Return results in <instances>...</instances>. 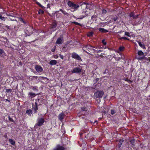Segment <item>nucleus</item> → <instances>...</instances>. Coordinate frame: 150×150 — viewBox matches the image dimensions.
<instances>
[{
	"label": "nucleus",
	"instance_id": "f257e3e1",
	"mask_svg": "<svg viewBox=\"0 0 150 150\" xmlns=\"http://www.w3.org/2000/svg\"><path fill=\"white\" fill-rule=\"evenodd\" d=\"M67 4L69 7L74 9L75 11L79 7V6L78 4H75L71 1H69L68 2Z\"/></svg>",
	"mask_w": 150,
	"mask_h": 150
},
{
	"label": "nucleus",
	"instance_id": "f03ea898",
	"mask_svg": "<svg viewBox=\"0 0 150 150\" xmlns=\"http://www.w3.org/2000/svg\"><path fill=\"white\" fill-rule=\"evenodd\" d=\"M37 123L35 124L34 127L37 128L38 126L40 127L42 126L45 122V120L44 118L41 117L38 118L37 120Z\"/></svg>",
	"mask_w": 150,
	"mask_h": 150
},
{
	"label": "nucleus",
	"instance_id": "7ed1b4c3",
	"mask_svg": "<svg viewBox=\"0 0 150 150\" xmlns=\"http://www.w3.org/2000/svg\"><path fill=\"white\" fill-rule=\"evenodd\" d=\"M104 92L103 91L98 90L94 93V96L97 98H101L104 94Z\"/></svg>",
	"mask_w": 150,
	"mask_h": 150
},
{
	"label": "nucleus",
	"instance_id": "20e7f679",
	"mask_svg": "<svg viewBox=\"0 0 150 150\" xmlns=\"http://www.w3.org/2000/svg\"><path fill=\"white\" fill-rule=\"evenodd\" d=\"M71 57L73 59H74L78 60H82L81 57L76 53L73 52L71 54Z\"/></svg>",
	"mask_w": 150,
	"mask_h": 150
},
{
	"label": "nucleus",
	"instance_id": "39448f33",
	"mask_svg": "<svg viewBox=\"0 0 150 150\" xmlns=\"http://www.w3.org/2000/svg\"><path fill=\"white\" fill-rule=\"evenodd\" d=\"M53 150H65V148L64 146L58 144Z\"/></svg>",
	"mask_w": 150,
	"mask_h": 150
},
{
	"label": "nucleus",
	"instance_id": "423d86ee",
	"mask_svg": "<svg viewBox=\"0 0 150 150\" xmlns=\"http://www.w3.org/2000/svg\"><path fill=\"white\" fill-rule=\"evenodd\" d=\"M81 71V69L79 67H75L71 71L73 73H79Z\"/></svg>",
	"mask_w": 150,
	"mask_h": 150
},
{
	"label": "nucleus",
	"instance_id": "0eeeda50",
	"mask_svg": "<svg viewBox=\"0 0 150 150\" xmlns=\"http://www.w3.org/2000/svg\"><path fill=\"white\" fill-rule=\"evenodd\" d=\"M35 69L36 71L38 73L42 72L43 70L41 66L38 65H35Z\"/></svg>",
	"mask_w": 150,
	"mask_h": 150
},
{
	"label": "nucleus",
	"instance_id": "6e6552de",
	"mask_svg": "<svg viewBox=\"0 0 150 150\" xmlns=\"http://www.w3.org/2000/svg\"><path fill=\"white\" fill-rule=\"evenodd\" d=\"M63 39V36L62 35H61L57 38L56 42V44L58 45L61 44L62 43V40Z\"/></svg>",
	"mask_w": 150,
	"mask_h": 150
},
{
	"label": "nucleus",
	"instance_id": "1a4fd4ad",
	"mask_svg": "<svg viewBox=\"0 0 150 150\" xmlns=\"http://www.w3.org/2000/svg\"><path fill=\"white\" fill-rule=\"evenodd\" d=\"M83 132V133L85 134V136L86 137H88V135L89 134L90 131L88 129H83L82 131Z\"/></svg>",
	"mask_w": 150,
	"mask_h": 150
},
{
	"label": "nucleus",
	"instance_id": "9d476101",
	"mask_svg": "<svg viewBox=\"0 0 150 150\" xmlns=\"http://www.w3.org/2000/svg\"><path fill=\"white\" fill-rule=\"evenodd\" d=\"M85 47L89 51V50H93L94 51H96V50L92 48H93V46H91L90 45H86Z\"/></svg>",
	"mask_w": 150,
	"mask_h": 150
},
{
	"label": "nucleus",
	"instance_id": "9b49d317",
	"mask_svg": "<svg viewBox=\"0 0 150 150\" xmlns=\"http://www.w3.org/2000/svg\"><path fill=\"white\" fill-rule=\"evenodd\" d=\"M64 117V113L62 112L60 114L58 115L59 120L62 121Z\"/></svg>",
	"mask_w": 150,
	"mask_h": 150
},
{
	"label": "nucleus",
	"instance_id": "f8f14e48",
	"mask_svg": "<svg viewBox=\"0 0 150 150\" xmlns=\"http://www.w3.org/2000/svg\"><path fill=\"white\" fill-rule=\"evenodd\" d=\"M33 109L34 111V113H36L37 112V110H38V104L36 102L35 103V105L34 106H33Z\"/></svg>",
	"mask_w": 150,
	"mask_h": 150
},
{
	"label": "nucleus",
	"instance_id": "ddd939ff",
	"mask_svg": "<svg viewBox=\"0 0 150 150\" xmlns=\"http://www.w3.org/2000/svg\"><path fill=\"white\" fill-rule=\"evenodd\" d=\"M57 25V23L56 22H54L51 24L50 28L54 29L56 28Z\"/></svg>",
	"mask_w": 150,
	"mask_h": 150
},
{
	"label": "nucleus",
	"instance_id": "4468645a",
	"mask_svg": "<svg viewBox=\"0 0 150 150\" xmlns=\"http://www.w3.org/2000/svg\"><path fill=\"white\" fill-rule=\"evenodd\" d=\"M100 32L102 33H106L108 32V30L103 28H99Z\"/></svg>",
	"mask_w": 150,
	"mask_h": 150
},
{
	"label": "nucleus",
	"instance_id": "2eb2a0df",
	"mask_svg": "<svg viewBox=\"0 0 150 150\" xmlns=\"http://www.w3.org/2000/svg\"><path fill=\"white\" fill-rule=\"evenodd\" d=\"M6 54L5 53L4 50L3 49L0 48V56L1 57H4L6 56Z\"/></svg>",
	"mask_w": 150,
	"mask_h": 150
},
{
	"label": "nucleus",
	"instance_id": "dca6fc26",
	"mask_svg": "<svg viewBox=\"0 0 150 150\" xmlns=\"http://www.w3.org/2000/svg\"><path fill=\"white\" fill-rule=\"evenodd\" d=\"M57 63V61L55 60H51L49 63V64L51 65H54Z\"/></svg>",
	"mask_w": 150,
	"mask_h": 150
},
{
	"label": "nucleus",
	"instance_id": "f3484780",
	"mask_svg": "<svg viewBox=\"0 0 150 150\" xmlns=\"http://www.w3.org/2000/svg\"><path fill=\"white\" fill-rule=\"evenodd\" d=\"M32 113V110L31 109L28 110L26 111V113L28 114L30 116H31Z\"/></svg>",
	"mask_w": 150,
	"mask_h": 150
},
{
	"label": "nucleus",
	"instance_id": "a211bd4d",
	"mask_svg": "<svg viewBox=\"0 0 150 150\" xmlns=\"http://www.w3.org/2000/svg\"><path fill=\"white\" fill-rule=\"evenodd\" d=\"M86 11H85V14L84 15L80 16L78 18L79 19H82L85 17L87 16L88 15V14L86 13Z\"/></svg>",
	"mask_w": 150,
	"mask_h": 150
},
{
	"label": "nucleus",
	"instance_id": "6ab92c4d",
	"mask_svg": "<svg viewBox=\"0 0 150 150\" xmlns=\"http://www.w3.org/2000/svg\"><path fill=\"white\" fill-rule=\"evenodd\" d=\"M18 20L21 22L25 24H26L27 23V22L25 21L21 17H19L18 19Z\"/></svg>",
	"mask_w": 150,
	"mask_h": 150
},
{
	"label": "nucleus",
	"instance_id": "aec40b11",
	"mask_svg": "<svg viewBox=\"0 0 150 150\" xmlns=\"http://www.w3.org/2000/svg\"><path fill=\"white\" fill-rule=\"evenodd\" d=\"M35 2L40 7L44 9L45 8V7L44 6H42L39 2H38L36 0L35 1Z\"/></svg>",
	"mask_w": 150,
	"mask_h": 150
},
{
	"label": "nucleus",
	"instance_id": "412c9836",
	"mask_svg": "<svg viewBox=\"0 0 150 150\" xmlns=\"http://www.w3.org/2000/svg\"><path fill=\"white\" fill-rule=\"evenodd\" d=\"M9 143L12 145H14L15 144V142L13 139H9Z\"/></svg>",
	"mask_w": 150,
	"mask_h": 150
},
{
	"label": "nucleus",
	"instance_id": "4be33fe9",
	"mask_svg": "<svg viewBox=\"0 0 150 150\" xmlns=\"http://www.w3.org/2000/svg\"><path fill=\"white\" fill-rule=\"evenodd\" d=\"M137 54L139 56L144 55V53L142 50H138Z\"/></svg>",
	"mask_w": 150,
	"mask_h": 150
},
{
	"label": "nucleus",
	"instance_id": "5701e85b",
	"mask_svg": "<svg viewBox=\"0 0 150 150\" xmlns=\"http://www.w3.org/2000/svg\"><path fill=\"white\" fill-rule=\"evenodd\" d=\"M131 144L133 146L135 145V140L134 139H131L129 141Z\"/></svg>",
	"mask_w": 150,
	"mask_h": 150
},
{
	"label": "nucleus",
	"instance_id": "b1692460",
	"mask_svg": "<svg viewBox=\"0 0 150 150\" xmlns=\"http://www.w3.org/2000/svg\"><path fill=\"white\" fill-rule=\"evenodd\" d=\"M138 44L142 48L144 49H146L145 46L144 44H142V43L140 42H139Z\"/></svg>",
	"mask_w": 150,
	"mask_h": 150
},
{
	"label": "nucleus",
	"instance_id": "393cba45",
	"mask_svg": "<svg viewBox=\"0 0 150 150\" xmlns=\"http://www.w3.org/2000/svg\"><path fill=\"white\" fill-rule=\"evenodd\" d=\"M60 11L62 12L64 14V15L68 16V14L67 13L66 11L64 10H63L62 9H60L59 10Z\"/></svg>",
	"mask_w": 150,
	"mask_h": 150
},
{
	"label": "nucleus",
	"instance_id": "a878e982",
	"mask_svg": "<svg viewBox=\"0 0 150 150\" xmlns=\"http://www.w3.org/2000/svg\"><path fill=\"white\" fill-rule=\"evenodd\" d=\"M85 5L86 6V8L88 9V6H90V5L89 4L87 3L86 2H84L82 4V5Z\"/></svg>",
	"mask_w": 150,
	"mask_h": 150
},
{
	"label": "nucleus",
	"instance_id": "bb28decb",
	"mask_svg": "<svg viewBox=\"0 0 150 150\" xmlns=\"http://www.w3.org/2000/svg\"><path fill=\"white\" fill-rule=\"evenodd\" d=\"M44 13V11L41 9H39L38 12V13L39 15L43 14Z\"/></svg>",
	"mask_w": 150,
	"mask_h": 150
},
{
	"label": "nucleus",
	"instance_id": "cd10ccee",
	"mask_svg": "<svg viewBox=\"0 0 150 150\" xmlns=\"http://www.w3.org/2000/svg\"><path fill=\"white\" fill-rule=\"evenodd\" d=\"M29 95L31 97H33L32 98L35 97L36 96L35 94V93L31 92L29 93Z\"/></svg>",
	"mask_w": 150,
	"mask_h": 150
},
{
	"label": "nucleus",
	"instance_id": "c85d7f7f",
	"mask_svg": "<svg viewBox=\"0 0 150 150\" xmlns=\"http://www.w3.org/2000/svg\"><path fill=\"white\" fill-rule=\"evenodd\" d=\"M116 113V110H114V109H112L111 110V112L110 113L112 115H113L114 114H115Z\"/></svg>",
	"mask_w": 150,
	"mask_h": 150
},
{
	"label": "nucleus",
	"instance_id": "c756f323",
	"mask_svg": "<svg viewBox=\"0 0 150 150\" xmlns=\"http://www.w3.org/2000/svg\"><path fill=\"white\" fill-rule=\"evenodd\" d=\"M72 23H74V24H75V25H79V26H82V24L78 23V22H75V21H74V22H73Z\"/></svg>",
	"mask_w": 150,
	"mask_h": 150
},
{
	"label": "nucleus",
	"instance_id": "7c9ffc66",
	"mask_svg": "<svg viewBox=\"0 0 150 150\" xmlns=\"http://www.w3.org/2000/svg\"><path fill=\"white\" fill-rule=\"evenodd\" d=\"M120 40L124 39L125 40H129V38H127L125 37H121L120 38Z\"/></svg>",
	"mask_w": 150,
	"mask_h": 150
},
{
	"label": "nucleus",
	"instance_id": "2f4dec72",
	"mask_svg": "<svg viewBox=\"0 0 150 150\" xmlns=\"http://www.w3.org/2000/svg\"><path fill=\"white\" fill-rule=\"evenodd\" d=\"M6 17H5L0 15V19L2 21H5L6 19Z\"/></svg>",
	"mask_w": 150,
	"mask_h": 150
},
{
	"label": "nucleus",
	"instance_id": "473e14b6",
	"mask_svg": "<svg viewBox=\"0 0 150 150\" xmlns=\"http://www.w3.org/2000/svg\"><path fill=\"white\" fill-rule=\"evenodd\" d=\"M125 48L123 46H120L119 47V50L120 52L122 51Z\"/></svg>",
	"mask_w": 150,
	"mask_h": 150
},
{
	"label": "nucleus",
	"instance_id": "72a5a7b5",
	"mask_svg": "<svg viewBox=\"0 0 150 150\" xmlns=\"http://www.w3.org/2000/svg\"><path fill=\"white\" fill-rule=\"evenodd\" d=\"M6 91L7 93H11L12 91V89H11V88L10 89H6Z\"/></svg>",
	"mask_w": 150,
	"mask_h": 150
},
{
	"label": "nucleus",
	"instance_id": "f704fd0d",
	"mask_svg": "<svg viewBox=\"0 0 150 150\" xmlns=\"http://www.w3.org/2000/svg\"><path fill=\"white\" fill-rule=\"evenodd\" d=\"M31 77L30 78L31 80H33L34 79H37L38 77L37 76H31Z\"/></svg>",
	"mask_w": 150,
	"mask_h": 150
},
{
	"label": "nucleus",
	"instance_id": "c9c22d12",
	"mask_svg": "<svg viewBox=\"0 0 150 150\" xmlns=\"http://www.w3.org/2000/svg\"><path fill=\"white\" fill-rule=\"evenodd\" d=\"M134 15V13L133 12H131L129 14V17H132L133 18Z\"/></svg>",
	"mask_w": 150,
	"mask_h": 150
},
{
	"label": "nucleus",
	"instance_id": "e433bc0d",
	"mask_svg": "<svg viewBox=\"0 0 150 150\" xmlns=\"http://www.w3.org/2000/svg\"><path fill=\"white\" fill-rule=\"evenodd\" d=\"M125 35L126 36H127L129 37H130L129 33L128 32H125Z\"/></svg>",
	"mask_w": 150,
	"mask_h": 150
},
{
	"label": "nucleus",
	"instance_id": "4c0bfd02",
	"mask_svg": "<svg viewBox=\"0 0 150 150\" xmlns=\"http://www.w3.org/2000/svg\"><path fill=\"white\" fill-rule=\"evenodd\" d=\"M81 109L83 111H86L87 110V108L85 107H81Z\"/></svg>",
	"mask_w": 150,
	"mask_h": 150
},
{
	"label": "nucleus",
	"instance_id": "58836bf2",
	"mask_svg": "<svg viewBox=\"0 0 150 150\" xmlns=\"http://www.w3.org/2000/svg\"><path fill=\"white\" fill-rule=\"evenodd\" d=\"M93 32H91L88 33L87 35V36L88 37L92 36H93Z\"/></svg>",
	"mask_w": 150,
	"mask_h": 150
},
{
	"label": "nucleus",
	"instance_id": "ea45409f",
	"mask_svg": "<svg viewBox=\"0 0 150 150\" xmlns=\"http://www.w3.org/2000/svg\"><path fill=\"white\" fill-rule=\"evenodd\" d=\"M8 118L9 120L11 122H14V121L13 120V119L12 118H11L10 116H8Z\"/></svg>",
	"mask_w": 150,
	"mask_h": 150
},
{
	"label": "nucleus",
	"instance_id": "a19ab883",
	"mask_svg": "<svg viewBox=\"0 0 150 150\" xmlns=\"http://www.w3.org/2000/svg\"><path fill=\"white\" fill-rule=\"evenodd\" d=\"M117 19H118V17L117 16H116L115 17H113L112 19V20L114 21H116L117 20Z\"/></svg>",
	"mask_w": 150,
	"mask_h": 150
},
{
	"label": "nucleus",
	"instance_id": "79ce46f5",
	"mask_svg": "<svg viewBox=\"0 0 150 150\" xmlns=\"http://www.w3.org/2000/svg\"><path fill=\"white\" fill-rule=\"evenodd\" d=\"M102 42L104 45H106L107 43L105 41L104 39H103L102 40Z\"/></svg>",
	"mask_w": 150,
	"mask_h": 150
},
{
	"label": "nucleus",
	"instance_id": "37998d69",
	"mask_svg": "<svg viewBox=\"0 0 150 150\" xmlns=\"http://www.w3.org/2000/svg\"><path fill=\"white\" fill-rule=\"evenodd\" d=\"M62 50L64 52H66L67 49L65 46L63 47L62 48Z\"/></svg>",
	"mask_w": 150,
	"mask_h": 150
},
{
	"label": "nucleus",
	"instance_id": "c03bdc74",
	"mask_svg": "<svg viewBox=\"0 0 150 150\" xmlns=\"http://www.w3.org/2000/svg\"><path fill=\"white\" fill-rule=\"evenodd\" d=\"M124 80L126 81H129L130 82H132V81L130 80L129 79L127 78H125L124 79Z\"/></svg>",
	"mask_w": 150,
	"mask_h": 150
},
{
	"label": "nucleus",
	"instance_id": "a18cd8bd",
	"mask_svg": "<svg viewBox=\"0 0 150 150\" xmlns=\"http://www.w3.org/2000/svg\"><path fill=\"white\" fill-rule=\"evenodd\" d=\"M139 15H138V14H137V15H134V16L133 17V19H136V18H137L138 17H139Z\"/></svg>",
	"mask_w": 150,
	"mask_h": 150
},
{
	"label": "nucleus",
	"instance_id": "49530a36",
	"mask_svg": "<svg viewBox=\"0 0 150 150\" xmlns=\"http://www.w3.org/2000/svg\"><path fill=\"white\" fill-rule=\"evenodd\" d=\"M103 51L101 50H96V51H94V52H96L97 53L100 52H102Z\"/></svg>",
	"mask_w": 150,
	"mask_h": 150
},
{
	"label": "nucleus",
	"instance_id": "de8ad7c7",
	"mask_svg": "<svg viewBox=\"0 0 150 150\" xmlns=\"http://www.w3.org/2000/svg\"><path fill=\"white\" fill-rule=\"evenodd\" d=\"M107 12V11L105 9H103L102 10V13L105 14Z\"/></svg>",
	"mask_w": 150,
	"mask_h": 150
},
{
	"label": "nucleus",
	"instance_id": "09e8293b",
	"mask_svg": "<svg viewBox=\"0 0 150 150\" xmlns=\"http://www.w3.org/2000/svg\"><path fill=\"white\" fill-rule=\"evenodd\" d=\"M60 58L61 59H64V56L63 55H62L60 54H59Z\"/></svg>",
	"mask_w": 150,
	"mask_h": 150
},
{
	"label": "nucleus",
	"instance_id": "8fccbe9b",
	"mask_svg": "<svg viewBox=\"0 0 150 150\" xmlns=\"http://www.w3.org/2000/svg\"><path fill=\"white\" fill-rule=\"evenodd\" d=\"M145 57L144 56L143 57H140L138 59L139 60H142L143 59H144V58H145Z\"/></svg>",
	"mask_w": 150,
	"mask_h": 150
},
{
	"label": "nucleus",
	"instance_id": "3c124183",
	"mask_svg": "<svg viewBox=\"0 0 150 150\" xmlns=\"http://www.w3.org/2000/svg\"><path fill=\"white\" fill-rule=\"evenodd\" d=\"M6 15L7 16H12V13H9V14H6Z\"/></svg>",
	"mask_w": 150,
	"mask_h": 150
},
{
	"label": "nucleus",
	"instance_id": "603ef678",
	"mask_svg": "<svg viewBox=\"0 0 150 150\" xmlns=\"http://www.w3.org/2000/svg\"><path fill=\"white\" fill-rule=\"evenodd\" d=\"M37 88H38V87H37L35 86V87H33V89L34 90H38Z\"/></svg>",
	"mask_w": 150,
	"mask_h": 150
},
{
	"label": "nucleus",
	"instance_id": "864d4df0",
	"mask_svg": "<svg viewBox=\"0 0 150 150\" xmlns=\"http://www.w3.org/2000/svg\"><path fill=\"white\" fill-rule=\"evenodd\" d=\"M83 134H84L83 132L82 131L80 132L79 133V134L80 136H81Z\"/></svg>",
	"mask_w": 150,
	"mask_h": 150
},
{
	"label": "nucleus",
	"instance_id": "5fc2aeb1",
	"mask_svg": "<svg viewBox=\"0 0 150 150\" xmlns=\"http://www.w3.org/2000/svg\"><path fill=\"white\" fill-rule=\"evenodd\" d=\"M122 145V143H119V144H118V146H119V147L120 148L121 147V146Z\"/></svg>",
	"mask_w": 150,
	"mask_h": 150
},
{
	"label": "nucleus",
	"instance_id": "6e6d98bb",
	"mask_svg": "<svg viewBox=\"0 0 150 150\" xmlns=\"http://www.w3.org/2000/svg\"><path fill=\"white\" fill-rule=\"evenodd\" d=\"M4 137L5 138H7L8 137V136H7V135L6 134H5V135H4Z\"/></svg>",
	"mask_w": 150,
	"mask_h": 150
},
{
	"label": "nucleus",
	"instance_id": "4d7b16f0",
	"mask_svg": "<svg viewBox=\"0 0 150 150\" xmlns=\"http://www.w3.org/2000/svg\"><path fill=\"white\" fill-rule=\"evenodd\" d=\"M54 47H54V49H53H53H52V52H54L55 50V47H56V46H55Z\"/></svg>",
	"mask_w": 150,
	"mask_h": 150
},
{
	"label": "nucleus",
	"instance_id": "13d9d810",
	"mask_svg": "<svg viewBox=\"0 0 150 150\" xmlns=\"http://www.w3.org/2000/svg\"><path fill=\"white\" fill-rule=\"evenodd\" d=\"M103 47H101L100 46H98V49H101L103 48Z\"/></svg>",
	"mask_w": 150,
	"mask_h": 150
},
{
	"label": "nucleus",
	"instance_id": "bf43d9fd",
	"mask_svg": "<svg viewBox=\"0 0 150 150\" xmlns=\"http://www.w3.org/2000/svg\"><path fill=\"white\" fill-rule=\"evenodd\" d=\"M58 57V56L57 55H55L54 58L55 59H57Z\"/></svg>",
	"mask_w": 150,
	"mask_h": 150
},
{
	"label": "nucleus",
	"instance_id": "052dcab7",
	"mask_svg": "<svg viewBox=\"0 0 150 150\" xmlns=\"http://www.w3.org/2000/svg\"><path fill=\"white\" fill-rule=\"evenodd\" d=\"M148 58L145 57V58H144V59L148 61Z\"/></svg>",
	"mask_w": 150,
	"mask_h": 150
},
{
	"label": "nucleus",
	"instance_id": "680f3d73",
	"mask_svg": "<svg viewBox=\"0 0 150 150\" xmlns=\"http://www.w3.org/2000/svg\"><path fill=\"white\" fill-rule=\"evenodd\" d=\"M119 143H122V142H123V141L122 140L120 139L119 140Z\"/></svg>",
	"mask_w": 150,
	"mask_h": 150
},
{
	"label": "nucleus",
	"instance_id": "e2e57ef3",
	"mask_svg": "<svg viewBox=\"0 0 150 150\" xmlns=\"http://www.w3.org/2000/svg\"><path fill=\"white\" fill-rule=\"evenodd\" d=\"M5 100L6 101H8L9 102H10V100H8V99H6Z\"/></svg>",
	"mask_w": 150,
	"mask_h": 150
},
{
	"label": "nucleus",
	"instance_id": "0e129e2a",
	"mask_svg": "<svg viewBox=\"0 0 150 150\" xmlns=\"http://www.w3.org/2000/svg\"><path fill=\"white\" fill-rule=\"evenodd\" d=\"M93 48H95L96 49H98V46L97 47H94L93 46Z\"/></svg>",
	"mask_w": 150,
	"mask_h": 150
},
{
	"label": "nucleus",
	"instance_id": "69168bd1",
	"mask_svg": "<svg viewBox=\"0 0 150 150\" xmlns=\"http://www.w3.org/2000/svg\"><path fill=\"white\" fill-rule=\"evenodd\" d=\"M148 61H149L148 62H150V57H149L148 59Z\"/></svg>",
	"mask_w": 150,
	"mask_h": 150
},
{
	"label": "nucleus",
	"instance_id": "338daca9",
	"mask_svg": "<svg viewBox=\"0 0 150 150\" xmlns=\"http://www.w3.org/2000/svg\"><path fill=\"white\" fill-rule=\"evenodd\" d=\"M96 82H97V81H98L99 80V79L98 78H96Z\"/></svg>",
	"mask_w": 150,
	"mask_h": 150
},
{
	"label": "nucleus",
	"instance_id": "774afa93",
	"mask_svg": "<svg viewBox=\"0 0 150 150\" xmlns=\"http://www.w3.org/2000/svg\"><path fill=\"white\" fill-rule=\"evenodd\" d=\"M123 32H124V31H120V32H119L118 33H121Z\"/></svg>",
	"mask_w": 150,
	"mask_h": 150
}]
</instances>
